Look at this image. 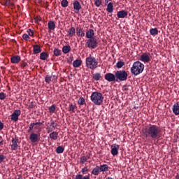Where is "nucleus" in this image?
I'll use <instances>...</instances> for the list:
<instances>
[{
    "mask_svg": "<svg viewBox=\"0 0 179 179\" xmlns=\"http://www.w3.org/2000/svg\"><path fill=\"white\" fill-rule=\"evenodd\" d=\"M46 130L48 134H50V132H52V131H54V128L48 127L46 128Z\"/></svg>",
    "mask_w": 179,
    "mask_h": 179,
    "instance_id": "8fccbe9b",
    "label": "nucleus"
},
{
    "mask_svg": "<svg viewBox=\"0 0 179 179\" xmlns=\"http://www.w3.org/2000/svg\"><path fill=\"white\" fill-rule=\"evenodd\" d=\"M178 103H179V101H178Z\"/></svg>",
    "mask_w": 179,
    "mask_h": 179,
    "instance_id": "774afa93",
    "label": "nucleus"
},
{
    "mask_svg": "<svg viewBox=\"0 0 179 179\" xmlns=\"http://www.w3.org/2000/svg\"><path fill=\"white\" fill-rule=\"evenodd\" d=\"M76 35L78 36V37H85V34L83 27H78L76 28Z\"/></svg>",
    "mask_w": 179,
    "mask_h": 179,
    "instance_id": "4468645a",
    "label": "nucleus"
},
{
    "mask_svg": "<svg viewBox=\"0 0 179 179\" xmlns=\"http://www.w3.org/2000/svg\"><path fill=\"white\" fill-rule=\"evenodd\" d=\"M73 6L75 13L78 14L80 12V10L82 9V5H80V3L78 1H74L73 3Z\"/></svg>",
    "mask_w": 179,
    "mask_h": 179,
    "instance_id": "9b49d317",
    "label": "nucleus"
},
{
    "mask_svg": "<svg viewBox=\"0 0 179 179\" xmlns=\"http://www.w3.org/2000/svg\"><path fill=\"white\" fill-rule=\"evenodd\" d=\"M101 171H100V168L99 167V166H96L92 171L91 174H92V176H99V174H100Z\"/></svg>",
    "mask_w": 179,
    "mask_h": 179,
    "instance_id": "412c9836",
    "label": "nucleus"
},
{
    "mask_svg": "<svg viewBox=\"0 0 179 179\" xmlns=\"http://www.w3.org/2000/svg\"><path fill=\"white\" fill-rule=\"evenodd\" d=\"M89 169H87V167H84L81 170V173H83V174H86V172L88 171Z\"/></svg>",
    "mask_w": 179,
    "mask_h": 179,
    "instance_id": "603ef678",
    "label": "nucleus"
},
{
    "mask_svg": "<svg viewBox=\"0 0 179 179\" xmlns=\"http://www.w3.org/2000/svg\"><path fill=\"white\" fill-rule=\"evenodd\" d=\"M26 66H27V63L24 62L21 64V67H22L23 69L26 68Z\"/></svg>",
    "mask_w": 179,
    "mask_h": 179,
    "instance_id": "6e6d98bb",
    "label": "nucleus"
},
{
    "mask_svg": "<svg viewBox=\"0 0 179 179\" xmlns=\"http://www.w3.org/2000/svg\"><path fill=\"white\" fill-rule=\"evenodd\" d=\"M0 146H2L3 145V140L2 139V136H0Z\"/></svg>",
    "mask_w": 179,
    "mask_h": 179,
    "instance_id": "bf43d9fd",
    "label": "nucleus"
},
{
    "mask_svg": "<svg viewBox=\"0 0 179 179\" xmlns=\"http://www.w3.org/2000/svg\"><path fill=\"white\" fill-rule=\"evenodd\" d=\"M33 131H38V132H40V131H41V128L40 126L36 124L35 122H31L29 125L27 132H33Z\"/></svg>",
    "mask_w": 179,
    "mask_h": 179,
    "instance_id": "1a4fd4ad",
    "label": "nucleus"
},
{
    "mask_svg": "<svg viewBox=\"0 0 179 179\" xmlns=\"http://www.w3.org/2000/svg\"><path fill=\"white\" fill-rule=\"evenodd\" d=\"M68 0H62L61 1V6H62V8H66L68 7Z\"/></svg>",
    "mask_w": 179,
    "mask_h": 179,
    "instance_id": "ea45409f",
    "label": "nucleus"
},
{
    "mask_svg": "<svg viewBox=\"0 0 179 179\" xmlns=\"http://www.w3.org/2000/svg\"><path fill=\"white\" fill-rule=\"evenodd\" d=\"M3 129V123L1 122L0 120V130Z\"/></svg>",
    "mask_w": 179,
    "mask_h": 179,
    "instance_id": "13d9d810",
    "label": "nucleus"
},
{
    "mask_svg": "<svg viewBox=\"0 0 179 179\" xmlns=\"http://www.w3.org/2000/svg\"><path fill=\"white\" fill-rule=\"evenodd\" d=\"M130 89H131L130 85H124L122 87V90H124V92H128V90H129Z\"/></svg>",
    "mask_w": 179,
    "mask_h": 179,
    "instance_id": "de8ad7c7",
    "label": "nucleus"
},
{
    "mask_svg": "<svg viewBox=\"0 0 179 179\" xmlns=\"http://www.w3.org/2000/svg\"><path fill=\"white\" fill-rule=\"evenodd\" d=\"M20 56L14 55L10 58V62L12 64H19L20 62Z\"/></svg>",
    "mask_w": 179,
    "mask_h": 179,
    "instance_id": "f3484780",
    "label": "nucleus"
},
{
    "mask_svg": "<svg viewBox=\"0 0 179 179\" xmlns=\"http://www.w3.org/2000/svg\"><path fill=\"white\" fill-rule=\"evenodd\" d=\"M145 69V64H142V62L137 61L135 62L132 66L130 69V72L134 76H138V75H141L143 70Z\"/></svg>",
    "mask_w": 179,
    "mask_h": 179,
    "instance_id": "f03ea898",
    "label": "nucleus"
},
{
    "mask_svg": "<svg viewBox=\"0 0 179 179\" xmlns=\"http://www.w3.org/2000/svg\"><path fill=\"white\" fill-rule=\"evenodd\" d=\"M75 34H76V29L75 27H71L67 31V36L72 37L73 36H75Z\"/></svg>",
    "mask_w": 179,
    "mask_h": 179,
    "instance_id": "6ab92c4d",
    "label": "nucleus"
},
{
    "mask_svg": "<svg viewBox=\"0 0 179 179\" xmlns=\"http://www.w3.org/2000/svg\"><path fill=\"white\" fill-rule=\"evenodd\" d=\"M105 1H106V3H108V2H110V1H111V0H105Z\"/></svg>",
    "mask_w": 179,
    "mask_h": 179,
    "instance_id": "338daca9",
    "label": "nucleus"
},
{
    "mask_svg": "<svg viewBox=\"0 0 179 179\" xmlns=\"http://www.w3.org/2000/svg\"><path fill=\"white\" fill-rule=\"evenodd\" d=\"M113 8H114V6L113 5V3L110 2L107 5V8H106L107 12H108V13H113V11L114 10Z\"/></svg>",
    "mask_w": 179,
    "mask_h": 179,
    "instance_id": "a878e982",
    "label": "nucleus"
},
{
    "mask_svg": "<svg viewBox=\"0 0 179 179\" xmlns=\"http://www.w3.org/2000/svg\"><path fill=\"white\" fill-rule=\"evenodd\" d=\"M55 124V121H54L53 120H50V127H52L53 128Z\"/></svg>",
    "mask_w": 179,
    "mask_h": 179,
    "instance_id": "4d7b16f0",
    "label": "nucleus"
},
{
    "mask_svg": "<svg viewBox=\"0 0 179 179\" xmlns=\"http://www.w3.org/2000/svg\"><path fill=\"white\" fill-rule=\"evenodd\" d=\"M99 43H97V39L96 38H91L87 39L86 41V45L88 48H91L92 50H94V48H97Z\"/></svg>",
    "mask_w": 179,
    "mask_h": 179,
    "instance_id": "423d86ee",
    "label": "nucleus"
},
{
    "mask_svg": "<svg viewBox=\"0 0 179 179\" xmlns=\"http://www.w3.org/2000/svg\"><path fill=\"white\" fill-rule=\"evenodd\" d=\"M64 150H65V148H64V147H62V146H58L56 148V152L58 155H61V153H64Z\"/></svg>",
    "mask_w": 179,
    "mask_h": 179,
    "instance_id": "f704fd0d",
    "label": "nucleus"
},
{
    "mask_svg": "<svg viewBox=\"0 0 179 179\" xmlns=\"http://www.w3.org/2000/svg\"><path fill=\"white\" fill-rule=\"evenodd\" d=\"M22 114V112L20 110H15L13 113V114L10 115V120L11 121H14V122H16L19 120V116Z\"/></svg>",
    "mask_w": 179,
    "mask_h": 179,
    "instance_id": "9d476101",
    "label": "nucleus"
},
{
    "mask_svg": "<svg viewBox=\"0 0 179 179\" xmlns=\"http://www.w3.org/2000/svg\"><path fill=\"white\" fill-rule=\"evenodd\" d=\"M19 145L17 144H12L11 145V150H17Z\"/></svg>",
    "mask_w": 179,
    "mask_h": 179,
    "instance_id": "a18cd8bd",
    "label": "nucleus"
},
{
    "mask_svg": "<svg viewBox=\"0 0 179 179\" xmlns=\"http://www.w3.org/2000/svg\"><path fill=\"white\" fill-rule=\"evenodd\" d=\"M41 20H40L39 17H37V22H40Z\"/></svg>",
    "mask_w": 179,
    "mask_h": 179,
    "instance_id": "69168bd1",
    "label": "nucleus"
},
{
    "mask_svg": "<svg viewBox=\"0 0 179 179\" xmlns=\"http://www.w3.org/2000/svg\"><path fill=\"white\" fill-rule=\"evenodd\" d=\"M85 65L88 69L94 71V69L99 66V62H97V59H96L94 57L90 55V56L85 59Z\"/></svg>",
    "mask_w": 179,
    "mask_h": 179,
    "instance_id": "7ed1b4c3",
    "label": "nucleus"
},
{
    "mask_svg": "<svg viewBox=\"0 0 179 179\" xmlns=\"http://www.w3.org/2000/svg\"><path fill=\"white\" fill-rule=\"evenodd\" d=\"M150 34L154 36H157V34H159V29H157V28H152L150 29Z\"/></svg>",
    "mask_w": 179,
    "mask_h": 179,
    "instance_id": "c85d7f7f",
    "label": "nucleus"
},
{
    "mask_svg": "<svg viewBox=\"0 0 179 179\" xmlns=\"http://www.w3.org/2000/svg\"><path fill=\"white\" fill-rule=\"evenodd\" d=\"M6 99V94L4 92H0V100H5Z\"/></svg>",
    "mask_w": 179,
    "mask_h": 179,
    "instance_id": "37998d69",
    "label": "nucleus"
},
{
    "mask_svg": "<svg viewBox=\"0 0 179 179\" xmlns=\"http://www.w3.org/2000/svg\"><path fill=\"white\" fill-rule=\"evenodd\" d=\"M142 134L145 139H159L162 135V130L156 124H150L142 129Z\"/></svg>",
    "mask_w": 179,
    "mask_h": 179,
    "instance_id": "f257e3e1",
    "label": "nucleus"
},
{
    "mask_svg": "<svg viewBox=\"0 0 179 179\" xmlns=\"http://www.w3.org/2000/svg\"><path fill=\"white\" fill-rule=\"evenodd\" d=\"M93 79L94 80H96L99 81L101 79V74H100V73H95L94 74H93Z\"/></svg>",
    "mask_w": 179,
    "mask_h": 179,
    "instance_id": "7c9ffc66",
    "label": "nucleus"
},
{
    "mask_svg": "<svg viewBox=\"0 0 179 179\" xmlns=\"http://www.w3.org/2000/svg\"><path fill=\"white\" fill-rule=\"evenodd\" d=\"M85 157L86 158V160H89V159H90V154L85 155Z\"/></svg>",
    "mask_w": 179,
    "mask_h": 179,
    "instance_id": "052dcab7",
    "label": "nucleus"
},
{
    "mask_svg": "<svg viewBox=\"0 0 179 179\" xmlns=\"http://www.w3.org/2000/svg\"><path fill=\"white\" fill-rule=\"evenodd\" d=\"M6 3V0H3L1 5H3V6H5Z\"/></svg>",
    "mask_w": 179,
    "mask_h": 179,
    "instance_id": "e2e57ef3",
    "label": "nucleus"
},
{
    "mask_svg": "<svg viewBox=\"0 0 179 179\" xmlns=\"http://www.w3.org/2000/svg\"><path fill=\"white\" fill-rule=\"evenodd\" d=\"M57 108V106L55 105H52L50 107H49V112L52 114H54L55 113V110Z\"/></svg>",
    "mask_w": 179,
    "mask_h": 179,
    "instance_id": "e433bc0d",
    "label": "nucleus"
},
{
    "mask_svg": "<svg viewBox=\"0 0 179 179\" xmlns=\"http://www.w3.org/2000/svg\"><path fill=\"white\" fill-rule=\"evenodd\" d=\"M110 153L113 156H117L118 155V150H120V145L113 144L110 147Z\"/></svg>",
    "mask_w": 179,
    "mask_h": 179,
    "instance_id": "f8f14e48",
    "label": "nucleus"
},
{
    "mask_svg": "<svg viewBox=\"0 0 179 179\" xmlns=\"http://www.w3.org/2000/svg\"><path fill=\"white\" fill-rule=\"evenodd\" d=\"M124 65H125V62H117L116 63V68L120 69L122 68V66H124Z\"/></svg>",
    "mask_w": 179,
    "mask_h": 179,
    "instance_id": "58836bf2",
    "label": "nucleus"
},
{
    "mask_svg": "<svg viewBox=\"0 0 179 179\" xmlns=\"http://www.w3.org/2000/svg\"><path fill=\"white\" fill-rule=\"evenodd\" d=\"M5 159H6V157H5V155H0V163L3 162V160H5Z\"/></svg>",
    "mask_w": 179,
    "mask_h": 179,
    "instance_id": "3c124183",
    "label": "nucleus"
},
{
    "mask_svg": "<svg viewBox=\"0 0 179 179\" xmlns=\"http://www.w3.org/2000/svg\"><path fill=\"white\" fill-rule=\"evenodd\" d=\"M27 33L31 37H33V36H34V31H33V30H31V29H29L27 30Z\"/></svg>",
    "mask_w": 179,
    "mask_h": 179,
    "instance_id": "49530a36",
    "label": "nucleus"
},
{
    "mask_svg": "<svg viewBox=\"0 0 179 179\" xmlns=\"http://www.w3.org/2000/svg\"><path fill=\"white\" fill-rule=\"evenodd\" d=\"M140 60L142 61V62H144L145 64H148V62L150 61V57L148 53H143L141 55Z\"/></svg>",
    "mask_w": 179,
    "mask_h": 179,
    "instance_id": "ddd939ff",
    "label": "nucleus"
},
{
    "mask_svg": "<svg viewBox=\"0 0 179 179\" xmlns=\"http://www.w3.org/2000/svg\"><path fill=\"white\" fill-rule=\"evenodd\" d=\"M117 16L119 19H124V17H127V16H128V12L124 10L118 11Z\"/></svg>",
    "mask_w": 179,
    "mask_h": 179,
    "instance_id": "2eb2a0df",
    "label": "nucleus"
},
{
    "mask_svg": "<svg viewBox=\"0 0 179 179\" xmlns=\"http://www.w3.org/2000/svg\"><path fill=\"white\" fill-rule=\"evenodd\" d=\"M82 65V60L80 59H76L73 62V66L74 68H79Z\"/></svg>",
    "mask_w": 179,
    "mask_h": 179,
    "instance_id": "bb28decb",
    "label": "nucleus"
},
{
    "mask_svg": "<svg viewBox=\"0 0 179 179\" xmlns=\"http://www.w3.org/2000/svg\"><path fill=\"white\" fill-rule=\"evenodd\" d=\"M58 127V123H55V125L53 126V129H55Z\"/></svg>",
    "mask_w": 179,
    "mask_h": 179,
    "instance_id": "680f3d73",
    "label": "nucleus"
},
{
    "mask_svg": "<svg viewBox=\"0 0 179 179\" xmlns=\"http://www.w3.org/2000/svg\"><path fill=\"white\" fill-rule=\"evenodd\" d=\"M86 162H87V159H86V157H85V156L80 157V164H85V163H86Z\"/></svg>",
    "mask_w": 179,
    "mask_h": 179,
    "instance_id": "79ce46f5",
    "label": "nucleus"
},
{
    "mask_svg": "<svg viewBox=\"0 0 179 179\" xmlns=\"http://www.w3.org/2000/svg\"><path fill=\"white\" fill-rule=\"evenodd\" d=\"M85 103H86V101H85V98L80 97L78 99V104H80V106H83Z\"/></svg>",
    "mask_w": 179,
    "mask_h": 179,
    "instance_id": "a19ab883",
    "label": "nucleus"
},
{
    "mask_svg": "<svg viewBox=\"0 0 179 179\" xmlns=\"http://www.w3.org/2000/svg\"><path fill=\"white\" fill-rule=\"evenodd\" d=\"M94 36V30L90 29L86 31V37L87 38H94V37H93Z\"/></svg>",
    "mask_w": 179,
    "mask_h": 179,
    "instance_id": "a211bd4d",
    "label": "nucleus"
},
{
    "mask_svg": "<svg viewBox=\"0 0 179 179\" xmlns=\"http://www.w3.org/2000/svg\"><path fill=\"white\" fill-rule=\"evenodd\" d=\"M22 38L24 40H25L26 41H27V40H29V38H30V37L29 36V35L27 34H24L22 35Z\"/></svg>",
    "mask_w": 179,
    "mask_h": 179,
    "instance_id": "09e8293b",
    "label": "nucleus"
},
{
    "mask_svg": "<svg viewBox=\"0 0 179 179\" xmlns=\"http://www.w3.org/2000/svg\"><path fill=\"white\" fill-rule=\"evenodd\" d=\"M104 79L105 80H107V82H117L115 74L112 73H107L105 74Z\"/></svg>",
    "mask_w": 179,
    "mask_h": 179,
    "instance_id": "6e6552de",
    "label": "nucleus"
},
{
    "mask_svg": "<svg viewBox=\"0 0 179 179\" xmlns=\"http://www.w3.org/2000/svg\"><path fill=\"white\" fill-rule=\"evenodd\" d=\"M48 27L49 30H55V22L54 21H49L48 23Z\"/></svg>",
    "mask_w": 179,
    "mask_h": 179,
    "instance_id": "cd10ccee",
    "label": "nucleus"
},
{
    "mask_svg": "<svg viewBox=\"0 0 179 179\" xmlns=\"http://www.w3.org/2000/svg\"><path fill=\"white\" fill-rule=\"evenodd\" d=\"M53 54L55 57H59V55H61V50L55 48L53 50Z\"/></svg>",
    "mask_w": 179,
    "mask_h": 179,
    "instance_id": "c9c22d12",
    "label": "nucleus"
},
{
    "mask_svg": "<svg viewBox=\"0 0 179 179\" xmlns=\"http://www.w3.org/2000/svg\"><path fill=\"white\" fill-rule=\"evenodd\" d=\"M5 6H7L10 9H14L15 3H13V0H6Z\"/></svg>",
    "mask_w": 179,
    "mask_h": 179,
    "instance_id": "aec40b11",
    "label": "nucleus"
},
{
    "mask_svg": "<svg viewBox=\"0 0 179 179\" xmlns=\"http://www.w3.org/2000/svg\"><path fill=\"white\" fill-rule=\"evenodd\" d=\"M34 123H35V125H38V127H41V125H43L44 122H34Z\"/></svg>",
    "mask_w": 179,
    "mask_h": 179,
    "instance_id": "5fc2aeb1",
    "label": "nucleus"
},
{
    "mask_svg": "<svg viewBox=\"0 0 179 179\" xmlns=\"http://www.w3.org/2000/svg\"><path fill=\"white\" fill-rule=\"evenodd\" d=\"M29 141H31L32 143L38 142V141H40V134H36L34 131H31L29 135Z\"/></svg>",
    "mask_w": 179,
    "mask_h": 179,
    "instance_id": "0eeeda50",
    "label": "nucleus"
},
{
    "mask_svg": "<svg viewBox=\"0 0 179 179\" xmlns=\"http://www.w3.org/2000/svg\"><path fill=\"white\" fill-rule=\"evenodd\" d=\"M48 54L45 52H43L40 54V59L42 61H45L46 59H48Z\"/></svg>",
    "mask_w": 179,
    "mask_h": 179,
    "instance_id": "393cba45",
    "label": "nucleus"
},
{
    "mask_svg": "<svg viewBox=\"0 0 179 179\" xmlns=\"http://www.w3.org/2000/svg\"><path fill=\"white\" fill-rule=\"evenodd\" d=\"M76 108H78L76 105H73L71 103L69 106V111L71 113H75V110H76Z\"/></svg>",
    "mask_w": 179,
    "mask_h": 179,
    "instance_id": "2f4dec72",
    "label": "nucleus"
},
{
    "mask_svg": "<svg viewBox=\"0 0 179 179\" xmlns=\"http://www.w3.org/2000/svg\"><path fill=\"white\" fill-rule=\"evenodd\" d=\"M49 137L52 141H57L58 139V132L57 131H52L49 134Z\"/></svg>",
    "mask_w": 179,
    "mask_h": 179,
    "instance_id": "b1692460",
    "label": "nucleus"
},
{
    "mask_svg": "<svg viewBox=\"0 0 179 179\" xmlns=\"http://www.w3.org/2000/svg\"><path fill=\"white\" fill-rule=\"evenodd\" d=\"M74 179H90V176L89 175L84 176L82 174H78L76 176Z\"/></svg>",
    "mask_w": 179,
    "mask_h": 179,
    "instance_id": "473e14b6",
    "label": "nucleus"
},
{
    "mask_svg": "<svg viewBox=\"0 0 179 179\" xmlns=\"http://www.w3.org/2000/svg\"><path fill=\"white\" fill-rule=\"evenodd\" d=\"M172 111L173 113V114H175V115H179V103L178 101L176 102L173 108H172Z\"/></svg>",
    "mask_w": 179,
    "mask_h": 179,
    "instance_id": "dca6fc26",
    "label": "nucleus"
},
{
    "mask_svg": "<svg viewBox=\"0 0 179 179\" xmlns=\"http://www.w3.org/2000/svg\"><path fill=\"white\" fill-rule=\"evenodd\" d=\"M52 78H57V76H48V75H47V76H45V82L46 83H48V84L51 83V80H52Z\"/></svg>",
    "mask_w": 179,
    "mask_h": 179,
    "instance_id": "c756f323",
    "label": "nucleus"
},
{
    "mask_svg": "<svg viewBox=\"0 0 179 179\" xmlns=\"http://www.w3.org/2000/svg\"><path fill=\"white\" fill-rule=\"evenodd\" d=\"M71 51V46L69 45H65L62 48V52L64 54H68V52H70Z\"/></svg>",
    "mask_w": 179,
    "mask_h": 179,
    "instance_id": "72a5a7b5",
    "label": "nucleus"
},
{
    "mask_svg": "<svg viewBox=\"0 0 179 179\" xmlns=\"http://www.w3.org/2000/svg\"><path fill=\"white\" fill-rule=\"evenodd\" d=\"M99 167L101 173H106V171H108V165L107 164H101Z\"/></svg>",
    "mask_w": 179,
    "mask_h": 179,
    "instance_id": "5701e85b",
    "label": "nucleus"
},
{
    "mask_svg": "<svg viewBox=\"0 0 179 179\" xmlns=\"http://www.w3.org/2000/svg\"><path fill=\"white\" fill-rule=\"evenodd\" d=\"M46 9H48V2H46Z\"/></svg>",
    "mask_w": 179,
    "mask_h": 179,
    "instance_id": "0e129e2a",
    "label": "nucleus"
},
{
    "mask_svg": "<svg viewBox=\"0 0 179 179\" xmlns=\"http://www.w3.org/2000/svg\"><path fill=\"white\" fill-rule=\"evenodd\" d=\"M115 77H116V82H125L127 79H128V73L125 71V70H120L117 71L115 73Z\"/></svg>",
    "mask_w": 179,
    "mask_h": 179,
    "instance_id": "39448f33",
    "label": "nucleus"
},
{
    "mask_svg": "<svg viewBox=\"0 0 179 179\" xmlns=\"http://www.w3.org/2000/svg\"><path fill=\"white\" fill-rule=\"evenodd\" d=\"M11 142H12V145H17V143H19V138L15 136V138H12V140H11Z\"/></svg>",
    "mask_w": 179,
    "mask_h": 179,
    "instance_id": "4c0bfd02",
    "label": "nucleus"
},
{
    "mask_svg": "<svg viewBox=\"0 0 179 179\" xmlns=\"http://www.w3.org/2000/svg\"><path fill=\"white\" fill-rule=\"evenodd\" d=\"M34 107V102H31V103L28 106V108L30 110Z\"/></svg>",
    "mask_w": 179,
    "mask_h": 179,
    "instance_id": "864d4df0",
    "label": "nucleus"
},
{
    "mask_svg": "<svg viewBox=\"0 0 179 179\" xmlns=\"http://www.w3.org/2000/svg\"><path fill=\"white\" fill-rule=\"evenodd\" d=\"M94 4L97 6V8L100 7L101 5V0H94Z\"/></svg>",
    "mask_w": 179,
    "mask_h": 179,
    "instance_id": "c03bdc74",
    "label": "nucleus"
},
{
    "mask_svg": "<svg viewBox=\"0 0 179 179\" xmlns=\"http://www.w3.org/2000/svg\"><path fill=\"white\" fill-rule=\"evenodd\" d=\"M90 99L91 101H92L95 106H101L104 100V96H103V94L99 92H94L92 93Z\"/></svg>",
    "mask_w": 179,
    "mask_h": 179,
    "instance_id": "20e7f679",
    "label": "nucleus"
},
{
    "mask_svg": "<svg viewBox=\"0 0 179 179\" xmlns=\"http://www.w3.org/2000/svg\"><path fill=\"white\" fill-rule=\"evenodd\" d=\"M33 52L34 54H40L41 52V48L38 45H33Z\"/></svg>",
    "mask_w": 179,
    "mask_h": 179,
    "instance_id": "4be33fe9",
    "label": "nucleus"
}]
</instances>
